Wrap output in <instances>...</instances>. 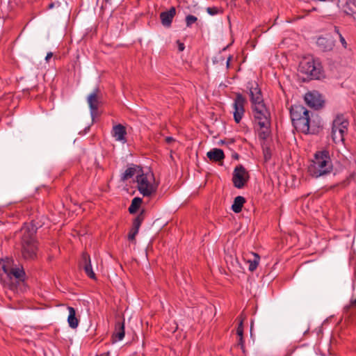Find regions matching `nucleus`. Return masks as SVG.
<instances>
[{
	"mask_svg": "<svg viewBox=\"0 0 356 356\" xmlns=\"http://www.w3.org/2000/svg\"><path fill=\"white\" fill-rule=\"evenodd\" d=\"M349 122L343 115H338L332 122V138L335 143L343 142L344 136L348 131Z\"/></svg>",
	"mask_w": 356,
	"mask_h": 356,
	"instance_id": "7",
	"label": "nucleus"
},
{
	"mask_svg": "<svg viewBox=\"0 0 356 356\" xmlns=\"http://www.w3.org/2000/svg\"><path fill=\"white\" fill-rule=\"evenodd\" d=\"M81 264L86 275L92 279H95L96 277L92 268L90 257L87 252H83Z\"/></svg>",
	"mask_w": 356,
	"mask_h": 356,
	"instance_id": "14",
	"label": "nucleus"
},
{
	"mask_svg": "<svg viewBox=\"0 0 356 356\" xmlns=\"http://www.w3.org/2000/svg\"><path fill=\"white\" fill-rule=\"evenodd\" d=\"M52 56H53V54H52L51 52H49V53L47 54L46 57H45V60H46V61H47V62H48V61H49V60Z\"/></svg>",
	"mask_w": 356,
	"mask_h": 356,
	"instance_id": "36",
	"label": "nucleus"
},
{
	"mask_svg": "<svg viewBox=\"0 0 356 356\" xmlns=\"http://www.w3.org/2000/svg\"><path fill=\"white\" fill-rule=\"evenodd\" d=\"M142 202H143L142 198L138 197H134L132 200L131 204L128 209L129 212L131 214L136 213L138 209L140 208Z\"/></svg>",
	"mask_w": 356,
	"mask_h": 356,
	"instance_id": "23",
	"label": "nucleus"
},
{
	"mask_svg": "<svg viewBox=\"0 0 356 356\" xmlns=\"http://www.w3.org/2000/svg\"><path fill=\"white\" fill-rule=\"evenodd\" d=\"M299 70L310 79H319L323 76L321 64L314 59H305L300 62Z\"/></svg>",
	"mask_w": 356,
	"mask_h": 356,
	"instance_id": "5",
	"label": "nucleus"
},
{
	"mask_svg": "<svg viewBox=\"0 0 356 356\" xmlns=\"http://www.w3.org/2000/svg\"><path fill=\"white\" fill-rule=\"evenodd\" d=\"M186 24L187 27H191L193 24L195 23L197 21V18L192 15H188L186 17Z\"/></svg>",
	"mask_w": 356,
	"mask_h": 356,
	"instance_id": "27",
	"label": "nucleus"
},
{
	"mask_svg": "<svg viewBox=\"0 0 356 356\" xmlns=\"http://www.w3.org/2000/svg\"><path fill=\"white\" fill-rule=\"evenodd\" d=\"M316 44L321 50L323 51H331L334 46V41L332 40L325 37H319L317 40Z\"/></svg>",
	"mask_w": 356,
	"mask_h": 356,
	"instance_id": "16",
	"label": "nucleus"
},
{
	"mask_svg": "<svg viewBox=\"0 0 356 356\" xmlns=\"http://www.w3.org/2000/svg\"><path fill=\"white\" fill-rule=\"evenodd\" d=\"M69 315L67 317V323L71 328L75 329L78 327L79 321L76 316V310L72 307H67Z\"/></svg>",
	"mask_w": 356,
	"mask_h": 356,
	"instance_id": "20",
	"label": "nucleus"
},
{
	"mask_svg": "<svg viewBox=\"0 0 356 356\" xmlns=\"http://www.w3.org/2000/svg\"><path fill=\"white\" fill-rule=\"evenodd\" d=\"M25 275L26 274L22 266L12 267L8 277L12 279V277H14L19 281H24Z\"/></svg>",
	"mask_w": 356,
	"mask_h": 356,
	"instance_id": "19",
	"label": "nucleus"
},
{
	"mask_svg": "<svg viewBox=\"0 0 356 356\" xmlns=\"http://www.w3.org/2000/svg\"><path fill=\"white\" fill-rule=\"evenodd\" d=\"M243 352V354H245V344L243 345V346H239Z\"/></svg>",
	"mask_w": 356,
	"mask_h": 356,
	"instance_id": "39",
	"label": "nucleus"
},
{
	"mask_svg": "<svg viewBox=\"0 0 356 356\" xmlns=\"http://www.w3.org/2000/svg\"><path fill=\"white\" fill-rule=\"evenodd\" d=\"M178 45V49L179 51H183L185 49V45L183 42H181L179 40L177 41Z\"/></svg>",
	"mask_w": 356,
	"mask_h": 356,
	"instance_id": "32",
	"label": "nucleus"
},
{
	"mask_svg": "<svg viewBox=\"0 0 356 356\" xmlns=\"http://www.w3.org/2000/svg\"><path fill=\"white\" fill-rule=\"evenodd\" d=\"M259 138L266 139L270 134V113L265 104L252 106Z\"/></svg>",
	"mask_w": 356,
	"mask_h": 356,
	"instance_id": "3",
	"label": "nucleus"
},
{
	"mask_svg": "<svg viewBox=\"0 0 356 356\" xmlns=\"http://www.w3.org/2000/svg\"><path fill=\"white\" fill-rule=\"evenodd\" d=\"M264 158L266 161H268L270 159L271 154L269 152V149L266 148V149H264Z\"/></svg>",
	"mask_w": 356,
	"mask_h": 356,
	"instance_id": "31",
	"label": "nucleus"
},
{
	"mask_svg": "<svg viewBox=\"0 0 356 356\" xmlns=\"http://www.w3.org/2000/svg\"><path fill=\"white\" fill-rule=\"evenodd\" d=\"M245 103L246 99L241 93H236L233 104L234 119L236 123H239L244 115Z\"/></svg>",
	"mask_w": 356,
	"mask_h": 356,
	"instance_id": "10",
	"label": "nucleus"
},
{
	"mask_svg": "<svg viewBox=\"0 0 356 356\" xmlns=\"http://www.w3.org/2000/svg\"><path fill=\"white\" fill-rule=\"evenodd\" d=\"M143 171V169L134 164H131L122 175L121 180L126 181L130 178H131L134 175L136 174L138 175Z\"/></svg>",
	"mask_w": 356,
	"mask_h": 356,
	"instance_id": "17",
	"label": "nucleus"
},
{
	"mask_svg": "<svg viewBox=\"0 0 356 356\" xmlns=\"http://www.w3.org/2000/svg\"><path fill=\"white\" fill-rule=\"evenodd\" d=\"M254 257L253 259H248V263L249 264L248 270L251 272L254 271L259 263L260 257L257 253L252 252Z\"/></svg>",
	"mask_w": 356,
	"mask_h": 356,
	"instance_id": "24",
	"label": "nucleus"
},
{
	"mask_svg": "<svg viewBox=\"0 0 356 356\" xmlns=\"http://www.w3.org/2000/svg\"><path fill=\"white\" fill-rule=\"evenodd\" d=\"M145 211L142 210L140 213L134 218L133 221L132 228L139 230V228L144 220Z\"/></svg>",
	"mask_w": 356,
	"mask_h": 356,
	"instance_id": "25",
	"label": "nucleus"
},
{
	"mask_svg": "<svg viewBox=\"0 0 356 356\" xmlns=\"http://www.w3.org/2000/svg\"><path fill=\"white\" fill-rule=\"evenodd\" d=\"M293 125L299 131L304 134L310 133L309 111L302 105H293L290 109Z\"/></svg>",
	"mask_w": 356,
	"mask_h": 356,
	"instance_id": "4",
	"label": "nucleus"
},
{
	"mask_svg": "<svg viewBox=\"0 0 356 356\" xmlns=\"http://www.w3.org/2000/svg\"><path fill=\"white\" fill-rule=\"evenodd\" d=\"M0 265L1 266V268L2 270L3 271L4 273L6 274V275L8 277L12 267L9 266L8 262H7V264H6L3 261H2V262L0 261Z\"/></svg>",
	"mask_w": 356,
	"mask_h": 356,
	"instance_id": "28",
	"label": "nucleus"
},
{
	"mask_svg": "<svg viewBox=\"0 0 356 356\" xmlns=\"http://www.w3.org/2000/svg\"><path fill=\"white\" fill-rule=\"evenodd\" d=\"M99 92V89L96 88L88 97V103L90 110V115L94 120L95 116L97 114L98 106H99V99L97 97V94Z\"/></svg>",
	"mask_w": 356,
	"mask_h": 356,
	"instance_id": "12",
	"label": "nucleus"
},
{
	"mask_svg": "<svg viewBox=\"0 0 356 356\" xmlns=\"http://www.w3.org/2000/svg\"><path fill=\"white\" fill-rule=\"evenodd\" d=\"M165 143H168V144H170L172 143V142H174L175 140L171 137V136H168L165 138Z\"/></svg>",
	"mask_w": 356,
	"mask_h": 356,
	"instance_id": "34",
	"label": "nucleus"
},
{
	"mask_svg": "<svg viewBox=\"0 0 356 356\" xmlns=\"http://www.w3.org/2000/svg\"><path fill=\"white\" fill-rule=\"evenodd\" d=\"M207 12L210 15L213 16V15H218L219 13H222V10L220 9V8H218V7H216V6L208 7L207 8Z\"/></svg>",
	"mask_w": 356,
	"mask_h": 356,
	"instance_id": "26",
	"label": "nucleus"
},
{
	"mask_svg": "<svg viewBox=\"0 0 356 356\" xmlns=\"http://www.w3.org/2000/svg\"><path fill=\"white\" fill-rule=\"evenodd\" d=\"M249 179V175L245 168L242 165H237L234 170L232 181L237 188H242Z\"/></svg>",
	"mask_w": 356,
	"mask_h": 356,
	"instance_id": "8",
	"label": "nucleus"
},
{
	"mask_svg": "<svg viewBox=\"0 0 356 356\" xmlns=\"http://www.w3.org/2000/svg\"><path fill=\"white\" fill-rule=\"evenodd\" d=\"M236 334H238V337H241L243 335V321H241L238 325V327H237V330H236Z\"/></svg>",
	"mask_w": 356,
	"mask_h": 356,
	"instance_id": "30",
	"label": "nucleus"
},
{
	"mask_svg": "<svg viewBox=\"0 0 356 356\" xmlns=\"http://www.w3.org/2000/svg\"><path fill=\"white\" fill-rule=\"evenodd\" d=\"M111 134L115 140L122 142V143H125L127 142V131L125 127L122 124H118L113 126Z\"/></svg>",
	"mask_w": 356,
	"mask_h": 356,
	"instance_id": "13",
	"label": "nucleus"
},
{
	"mask_svg": "<svg viewBox=\"0 0 356 356\" xmlns=\"http://www.w3.org/2000/svg\"><path fill=\"white\" fill-rule=\"evenodd\" d=\"M207 157L213 161H221L225 158V154L221 149L214 148L207 154Z\"/></svg>",
	"mask_w": 356,
	"mask_h": 356,
	"instance_id": "18",
	"label": "nucleus"
},
{
	"mask_svg": "<svg viewBox=\"0 0 356 356\" xmlns=\"http://www.w3.org/2000/svg\"><path fill=\"white\" fill-rule=\"evenodd\" d=\"M37 229L38 227L33 222L24 223L15 234L16 237L20 240L21 254L25 260H34L37 258Z\"/></svg>",
	"mask_w": 356,
	"mask_h": 356,
	"instance_id": "1",
	"label": "nucleus"
},
{
	"mask_svg": "<svg viewBox=\"0 0 356 356\" xmlns=\"http://www.w3.org/2000/svg\"><path fill=\"white\" fill-rule=\"evenodd\" d=\"M333 170V164L327 150L318 151L308 166V173L312 177L318 178L330 174Z\"/></svg>",
	"mask_w": 356,
	"mask_h": 356,
	"instance_id": "2",
	"label": "nucleus"
},
{
	"mask_svg": "<svg viewBox=\"0 0 356 356\" xmlns=\"http://www.w3.org/2000/svg\"><path fill=\"white\" fill-rule=\"evenodd\" d=\"M334 31H335L337 34H339H339H341V33H339V31L338 27H337V26H334Z\"/></svg>",
	"mask_w": 356,
	"mask_h": 356,
	"instance_id": "40",
	"label": "nucleus"
},
{
	"mask_svg": "<svg viewBox=\"0 0 356 356\" xmlns=\"http://www.w3.org/2000/svg\"><path fill=\"white\" fill-rule=\"evenodd\" d=\"M252 106L264 104L261 90L255 81H249L247 84Z\"/></svg>",
	"mask_w": 356,
	"mask_h": 356,
	"instance_id": "9",
	"label": "nucleus"
},
{
	"mask_svg": "<svg viewBox=\"0 0 356 356\" xmlns=\"http://www.w3.org/2000/svg\"><path fill=\"white\" fill-rule=\"evenodd\" d=\"M245 202V199L242 196H237L234 198V203L232 206V209L234 213H239L241 211L243 206Z\"/></svg>",
	"mask_w": 356,
	"mask_h": 356,
	"instance_id": "22",
	"label": "nucleus"
},
{
	"mask_svg": "<svg viewBox=\"0 0 356 356\" xmlns=\"http://www.w3.org/2000/svg\"><path fill=\"white\" fill-rule=\"evenodd\" d=\"M152 179L153 175L145 174L143 171L136 175L137 188L144 197L151 196L157 190V186L151 182Z\"/></svg>",
	"mask_w": 356,
	"mask_h": 356,
	"instance_id": "6",
	"label": "nucleus"
},
{
	"mask_svg": "<svg viewBox=\"0 0 356 356\" xmlns=\"http://www.w3.org/2000/svg\"><path fill=\"white\" fill-rule=\"evenodd\" d=\"M244 344V339H243V336H241V337H239V339H238V346H243V345Z\"/></svg>",
	"mask_w": 356,
	"mask_h": 356,
	"instance_id": "35",
	"label": "nucleus"
},
{
	"mask_svg": "<svg viewBox=\"0 0 356 356\" xmlns=\"http://www.w3.org/2000/svg\"><path fill=\"white\" fill-rule=\"evenodd\" d=\"M306 104L312 108L318 109L323 107L324 101L322 96L317 91L309 92L305 95Z\"/></svg>",
	"mask_w": 356,
	"mask_h": 356,
	"instance_id": "11",
	"label": "nucleus"
},
{
	"mask_svg": "<svg viewBox=\"0 0 356 356\" xmlns=\"http://www.w3.org/2000/svg\"><path fill=\"white\" fill-rule=\"evenodd\" d=\"M232 59V56H229V58H227V67L229 68V63H230V60Z\"/></svg>",
	"mask_w": 356,
	"mask_h": 356,
	"instance_id": "38",
	"label": "nucleus"
},
{
	"mask_svg": "<svg viewBox=\"0 0 356 356\" xmlns=\"http://www.w3.org/2000/svg\"><path fill=\"white\" fill-rule=\"evenodd\" d=\"M176 15V9L175 7H171L169 10L162 12L160 14V19L161 23L165 26H170L172 24V19Z\"/></svg>",
	"mask_w": 356,
	"mask_h": 356,
	"instance_id": "15",
	"label": "nucleus"
},
{
	"mask_svg": "<svg viewBox=\"0 0 356 356\" xmlns=\"http://www.w3.org/2000/svg\"><path fill=\"white\" fill-rule=\"evenodd\" d=\"M339 38H340V42H341L342 45L346 48L347 43L341 34H339Z\"/></svg>",
	"mask_w": 356,
	"mask_h": 356,
	"instance_id": "33",
	"label": "nucleus"
},
{
	"mask_svg": "<svg viewBox=\"0 0 356 356\" xmlns=\"http://www.w3.org/2000/svg\"><path fill=\"white\" fill-rule=\"evenodd\" d=\"M350 306L353 307H356V298L350 301Z\"/></svg>",
	"mask_w": 356,
	"mask_h": 356,
	"instance_id": "37",
	"label": "nucleus"
},
{
	"mask_svg": "<svg viewBox=\"0 0 356 356\" xmlns=\"http://www.w3.org/2000/svg\"><path fill=\"white\" fill-rule=\"evenodd\" d=\"M138 233V229L131 227L128 234V239L131 241H135V238Z\"/></svg>",
	"mask_w": 356,
	"mask_h": 356,
	"instance_id": "29",
	"label": "nucleus"
},
{
	"mask_svg": "<svg viewBox=\"0 0 356 356\" xmlns=\"http://www.w3.org/2000/svg\"><path fill=\"white\" fill-rule=\"evenodd\" d=\"M111 0H105L106 3H108Z\"/></svg>",
	"mask_w": 356,
	"mask_h": 356,
	"instance_id": "41",
	"label": "nucleus"
},
{
	"mask_svg": "<svg viewBox=\"0 0 356 356\" xmlns=\"http://www.w3.org/2000/svg\"><path fill=\"white\" fill-rule=\"evenodd\" d=\"M124 323H117L115 325V330L113 334V341H121L124 337Z\"/></svg>",
	"mask_w": 356,
	"mask_h": 356,
	"instance_id": "21",
	"label": "nucleus"
}]
</instances>
